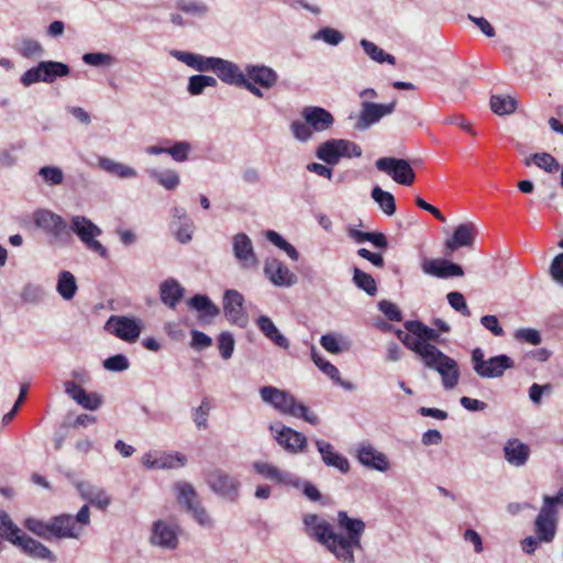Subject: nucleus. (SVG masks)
Returning <instances> with one entry per match:
<instances>
[{"instance_id":"obj_62","label":"nucleus","mask_w":563,"mask_h":563,"mask_svg":"<svg viewBox=\"0 0 563 563\" xmlns=\"http://www.w3.org/2000/svg\"><path fill=\"white\" fill-rule=\"evenodd\" d=\"M482 325L496 336L505 334L504 329L499 325L498 319L494 314H486L481 318Z\"/></svg>"},{"instance_id":"obj_6","label":"nucleus","mask_w":563,"mask_h":563,"mask_svg":"<svg viewBox=\"0 0 563 563\" xmlns=\"http://www.w3.org/2000/svg\"><path fill=\"white\" fill-rule=\"evenodd\" d=\"M375 166L399 185L410 186L415 183V170L409 162L404 158L382 157L376 161Z\"/></svg>"},{"instance_id":"obj_39","label":"nucleus","mask_w":563,"mask_h":563,"mask_svg":"<svg viewBox=\"0 0 563 563\" xmlns=\"http://www.w3.org/2000/svg\"><path fill=\"white\" fill-rule=\"evenodd\" d=\"M42 81L53 82L57 77H64L69 74L68 65L60 62H41Z\"/></svg>"},{"instance_id":"obj_14","label":"nucleus","mask_w":563,"mask_h":563,"mask_svg":"<svg viewBox=\"0 0 563 563\" xmlns=\"http://www.w3.org/2000/svg\"><path fill=\"white\" fill-rule=\"evenodd\" d=\"M476 227L472 222L459 224L451 239L444 242V250L446 255H451L460 247H472L476 236Z\"/></svg>"},{"instance_id":"obj_49","label":"nucleus","mask_w":563,"mask_h":563,"mask_svg":"<svg viewBox=\"0 0 563 563\" xmlns=\"http://www.w3.org/2000/svg\"><path fill=\"white\" fill-rule=\"evenodd\" d=\"M311 358L316 366L334 382L340 383L339 369L329 361L323 358L314 347L311 349Z\"/></svg>"},{"instance_id":"obj_10","label":"nucleus","mask_w":563,"mask_h":563,"mask_svg":"<svg viewBox=\"0 0 563 563\" xmlns=\"http://www.w3.org/2000/svg\"><path fill=\"white\" fill-rule=\"evenodd\" d=\"M271 430L275 432L277 443L289 453H299L307 446L306 435L290 427L277 423L271 426Z\"/></svg>"},{"instance_id":"obj_29","label":"nucleus","mask_w":563,"mask_h":563,"mask_svg":"<svg viewBox=\"0 0 563 563\" xmlns=\"http://www.w3.org/2000/svg\"><path fill=\"white\" fill-rule=\"evenodd\" d=\"M253 467L257 474L276 484L296 485V481L290 473L284 472L273 464L255 462Z\"/></svg>"},{"instance_id":"obj_32","label":"nucleus","mask_w":563,"mask_h":563,"mask_svg":"<svg viewBox=\"0 0 563 563\" xmlns=\"http://www.w3.org/2000/svg\"><path fill=\"white\" fill-rule=\"evenodd\" d=\"M15 547H18L25 554L35 559L49 561L54 560V554L47 547L25 533L23 537H21L20 542L16 543Z\"/></svg>"},{"instance_id":"obj_55","label":"nucleus","mask_w":563,"mask_h":563,"mask_svg":"<svg viewBox=\"0 0 563 563\" xmlns=\"http://www.w3.org/2000/svg\"><path fill=\"white\" fill-rule=\"evenodd\" d=\"M40 176L51 186L60 185L64 180L63 170L54 166H44L38 172Z\"/></svg>"},{"instance_id":"obj_23","label":"nucleus","mask_w":563,"mask_h":563,"mask_svg":"<svg viewBox=\"0 0 563 563\" xmlns=\"http://www.w3.org/2000/svg\"><path fill=\"white\" fill-rule=\"evenodd\" d=\"M404 327L407 331L417 336L418 344L420 350H423V346H428V349L437 347L432 342H437L440 338V333L426 325L423 322L419 320H409L404 323Z\"/></svg>"},{"instance_id":"obj_46","label":"nucleus","mask_w":563,"mask_h":563,"mask_svg":"<svg viewBox=\"0 0 563 563\" xmlns=\"http://www.w3.org/2000/svg\"><path fill=\"white\" fill-rule=\"evenodd\" d=\"M260 395L264 402L272 405L276 410L287 398L288 391L278 389L274 386H264L260 389Z\"/></svg>"},{"instance_id":"obj_2","label":"nucleus","mask_w":563,"mask_h":563,"mask_svg":"<svg viewBox=\"0 0 563 563\" xmlns=\"http://www.w3.org/2000/svg\"><path fill=\"white\" fill-rule=\"evenodd\" d=\"M424 366L435 369L445 389H453L459 384L460 369L455 360L441 352L438 347L424 350L420 357Z\"/></svg>"},{"instance_id":"obj_21","label":"nucleus","mask_w":563,"mask_h":563,"mask_svg":"<svg viewBox=\"0 0 563 563\" xmlns=\"http://www.w3.org/2000/svg\"><path fill=\"white\" fill-rule=\"evenodd\" d=\"M187 463V457L179 452H163L159 455L147 453L143 456V464L147 468H178Z\"/></svg>"},{"instance_id":"obj_9","label":"nucleus","mask_w":563,"mask_h":563,"mask_svg":"<svg viewBox=\"0 0 563 563\" xmlns=\"http://www.w3.org/2000/svg\"><path fill=\"white\" fill-rule=\"evenodd\" d=\"M223 311L229 322L241 328L247 324V314L244 310V297L234 289H229L223 296Z\"/></svg>"},{"instance_id":"obj_33","label":"nucleus","mask_w":563,"mask_h":563,"mask_svg":"<svg viewBox=\"0 0 563 563\" xmlns=\"http://www.w3.org/2000/svg\"><path fill=\"white\" fill-rule=\"evenodd\" d=\"M260 331L271 340L275 345L287 350L289 347L288 340L279 332L272 319L267 316H260L256 320Z\"/></svg>"},{"instance_id":"obj_19","label":"nucleus","mask_w":563,"mask_h":563,"mask_svg":"<svg viewBox=\"0 0 563 563\" xmlns=\"http://www.w3.org/2000/svg\"><path fill=\"white\" fill-rule=\"evenodd\" d=\"M52 538L78 539L81 536V527L76 526L71 515H58L51 518Z\"/></svg>"},{"instance_id":"obj_35","label":"nucleus","mask_w":563,"mask_h":563,"mask_svg":"<svg viewBox=\"0 0 563 563\" xmlns=\"http://www.w3.org/2000/svg\"><path fill=\"white\" fill-rule=\"evenodd\" d=\"M23 536L24 532L13 522L9 514L0 510V537L15 545Z\"/></svg>"},{"instance_id":"obj_17","label":"nucleus","mask_w":563,"mask_h":563,"mask_svg":"<svg viewBox=\"0 0 563 563\" xmlns=\"http://www.w3.org/2000/svg\"><path fill=\"white\" fill-rule=\"evenodd\" d=\"M34 223L56 239L67 234V223L65 220L49 210H37L34 213Z\"/></svg>"},{"instance_id":"obj_11","label":"nucleus","mask_w":563,"mask_h":563,"mask_svg":"<svg viewBox=\"0 0 563 563\" xmlns=\"http://www.w3.org/2000/svg\"><path fill=\"white\" fill-rule=\"evenodd\" d=\"M558 510L542 506L534 520V532L540 542H551L558 529Z\"/></svg>"},{"instance_id":"obj_20","label":"nucleus","mask_w":563,"mask_h":563,"mask_svg":"<svg viewBox=\"0 0 563 563\" xmlns=\"http://www.w3.org/2000/svg\"><path fill=\"white\" fill-rule=\"evenodd\" d=\"M65 393L82 408L96 410L102 404V398L97 393H87L80 385L67 380L64 383Z\"/></svg>"},{"instance_id":"obj_30","label":"nucleus","mask_w":563,"mask_h":563,"mask_svg":"<svg viewBox=\"0 0 563 563\" xmlns=\"http://www.w3.org/2000/svg\"><path fill=\"white\" fill-rule=\"evenodd\" d=\"M151 541L153 544L166 549H175L178 544L175 529L162 520L154 523Z\"/></svg>"},{"instance_id":"obj_16","label":"nucleus","mask_w":563,"mask_h":563,"mask_svg":"<svg viewBox=\"0 0 563 563\" xmlns=\"http://www.w3.org/2000/svg\"><path fill=\"white\" fill-rule=\"evenodd\" d=\"M264 273L275 286L289 287L297 282V276L278 258H267Z\"/></svg>"},{"instance_id":"obj_47","label":"nucleus","mask_w":563,"mask_h":563,"mask_svg":"<svg viewBox=\"0 0 563 563\" xmlns=\"http://www.w3.org/2000/svg\"><path fill=\"white\" fill-rule=\"evenodd\" d=\"M24 527L40 538L45 540L52 539L51 519L48 521H43L41 519L30 517L25 519Z\"/></svg>"},{"instance_id":"obj_38","label":"nucleus","mask_w":563,"mask_h":563,"mask_svg":"<svg viewBox=\"0 0 563 563\" xmlns=\"http://www.w3.org/2000/svg\"><path fill=\"white\" fill-rule=\"evenodd\" d=\"M179 59L199 71H210L214 67L216 57H205L194 53H180Z\"/></svg>"},{"instance_id":"obj_12","label":"nucleus","mask_w":563,"mask_h":563,"mask_svg":"<svg viewBox=\"0 0 563 563\" xmlns=\"http://www.w3.org/2000/svg\"><path fill=\"white\" fill-rule=\"evenodd\" d=\"M232 249L234 257L241 268L252 269L257 267L258 260L254 252L251 239L245 233H238L233 236Z\"/></svg>"},{"instance_id":"obj_42","label":"nucleus","mask_w":563,"mask_h":563,"mask_svg":"<svg viewBox=\"0 0 563 563\" xmlns=\"http://www.w3.org/2000/svg\"><path fill=\"white\" fill-rule=\"evenodd\" d=\"M372 198L385 214L393 216L396 212V201L389 191H385L379 186H375L372 190Z\"/></svg>"},{"instance_id":"obj_57","label":"nucleus","mask_w":563,"mask_h":563,"mask_svg":"<svg viewBox=\"0 0 563 563\" xmlns=\"http://www.w3.org/2000/svg\"><path fill=\"white\" fill-rule=\"evenodd\" d=\"M338 146L340 152V157H360L362 155V148L356 143L349 140H338Z\"/></svg>"},{"instance_id":"obj_15","label":"nucleus","mask_w":563,"mask_h":563,"mask_svg":"<svg viewBox=\"0 0 563 563\" xmlns=\"http://www.w3.org/2000/svg\"><path fill=\"white\" fill-rule=\"evenodd\" d=\"M107 329L126 342H135L141 334V325L135 320L129 317H114L112 316L107 322Z\"/></svg>"},{"instance_id":"obj_40","label":"nucleus","mask_w":563,"mask_h":563,"mask_svg":"<svg viewBox=\"0 0 563 563\" xmlns=\"http://www.w3.org/2000/svg\"><path fill=\"white\" fill-rule=\"evenodd\" d=\"M517 106V100L510 96L494 95L490 97V108L498 115L514 113Z\"/></svg>"},{"instance_id":"obj_22","label":"nucleus","mask_w":563,"mask_h":563,"mask_svg":"<svg viewBox=\"0 0 563 563\" xmlns=\"http://www.w3.org/2000/svg\"><path fill=\"white\" fill-rule=\"evenodd\" d=\"M301 115L314 132L329 130L334 123L333 115L321 107H306Z\"/></svg>"},{"instance_id":"obj_59","label":"nucleus","mask_w":563,"mask_h":563,"mask_svg":"<svg viewBox=\"0 0 563 563\" xmlns=\"http://www.w3.org/2000/svg\"><path fill=\"white\" fill-rule=\"evenodd\" d=\"M129 361L123 354H117L108 357L103 362V366L106 369L111 372H122L129 368Z\"/></svg>"},{"instance_id":"obj_27","label":"nucleus","mask_w":563,"mask_h":563,"mask_svg":"<svg viewBox=\"0 0 563 563\" xmlns=\"http://www.w3.org/2000/svg\"><path fill=\"white\" fill-rule=\"evenodd\" d=\"M278 411L283 415L301 418L310 424H319V418L312 413L307 406L297 401V399L288 393L287 398L282 402Z\"/></svg>"},{"instance_id":"obj_51","label":"nucleus","mask_w":563,"mask_h":563,"mask_svg":"<svg viewBox=\"0 0 563 563\" xmlns=\"http://www.w3.org/2000/svg\"><path fill=\"white\" fill-rule=\"evenodd\" d=\"M532 162L540 168L548 173H556L560 169V164L549 153H537L531 156Z\"/></svg>"},{"instance_id":"obj_26","label":"nucleus","mask_w":563,"mask_h":563,"mask_svg":"<svg viewBox=\"0 0 563 563\" xmlns=\"http://www.w3.org/2000/svg\"><path fill=\"white\" fill-rule=\"evenodd\" d=\"M316 446L327 466H332L342 473H347L350 471V463L347 459L335 452L331 443L324 440H317Z\"/></svg>"},{"instance_id":"obj_4","label":"nucleus","mask_w":563,"mask_h":563,"mask_svg":"<svg viewBox=\"0 0 563 563\" xmlns=\"http://www.w3.org/2000/svg\"><path fill=\"white\" fill-rule=\"evenodd\" d=\"M70 230L88 250L98 253L103 258L108 257V250L96 240V236H99L102 231L91 220L82 216H75L71 218Z\"/></svg>"},{"instance_id":"obj_5","label":"nucleus","mask_w":563,"mask_h":563,"mask_svg":"<svg viewBox=\"0 0 563 563\" xmlns=\"http://www.w3.org/2000/svg\"><path fill=\"white\" fill-rule=\"evenodd\" d=\"M212 71H214L222 81L229 85L244 87L254 96L258 98L263 97V92L261 91V89L246 79L244 73L240 69L238 65L229 60L216 57L214 67L212 68Z\"/></svg>"},{"instance_id":"obj_52","label":"nucleus","mask_w":563,"mask_h":563,"mask_svg":"<svg viewBox=\"0 0 563 563\" xmlns=\"http://www.w3.org/2000/svg\"><path fill=\"white\" fill-rule=\"evenodd\" d=\"M395 334L397 338L401 341V343L409 349L410 351L415 352L419 358L423 355L424 350H428V346H423V350H420V346L417 341V336L410 333L409 331L405 332L400 329L395 331Z\"/></svg>"},{"instance_id":"obj_28","label":"nucleus","mask_w":563,"mask_h":563,"mask_svg":"<svg viewBox=\"0 0 563 563\" xmlns=\"http://www.w3.org/2000/svg\"><path fill=\"white\" fill-rule=\"evenodd\" d=\"M173 227L174 233L180 243H187L192 238L194 223L183 208L175 207L173 209Z\"/></svg>"},{"instance_id":"obj_54","label":"nucleus","mask_w":563,"mask_h":563,"mask_svg":"<svg viewBox=\"0 0 563 563\" xmlns=\"http://www.w3.org/2000/svg\"><path fill=\"white\" fill-rule=\"evenodd\" d=\"M211 405L208 398H203L200 406L194 410L192 420L198 428L206 429L208 427V416Z\"/></svg>"},{"instance_id":"obj_25","label":"nucleus","mask_w":563,"mask_h":563,"mask_svg":"<svg viewBox=\"0 0 563 563\" xmlns=\"http://www.w3.org/2000/svg\"><path fill=\"white\" fill-rule=\"evenodd\" d=\"M357 459L366 467L385 472L389 468V462L386 455L371 444H362L357 450Z\"/></svg>"},{"instance_id":"obj_56","label":"nucleus","mask_w":563,"mask_h":563,"mask_svg":"<svg viewBox=\"0 0 563 563\" xmlns=\"http://www.w3.org/2000/svg\"><path fill=\"white\" fill-rule=\"evenodd\" d=\"M190 150L191 145L188 142L181 141L168 146L167 154H169L174 161L181 163L188 159Z\"/></svg>"},{"instance_id":"obj_45","label":"nucleus","mask_w":563,"mask_h":563,"mask_svg":"<svg viewBox=\"0 0 563 563\" xmlns=\"http://www.w3.org/2000/svg\"><path fill=\"white\" fill-rule=\"evenodd\" d=\"M353 283L369 296H375L377 292V284L373 276L357 267L353 269Z\"/></svg>"},{"instance_id":"obj_53","label":"nucleus","mask_w":563,"mask_h":563,"mask_svg":"<svg viewBox=\"0 0 563 563\" xmlns=\"http://www.w3.org/2000/svg\"><path fill=\"white\" fill-rule=\"evenodd\" d=\"M450 306L464 317H471L472 312L466 303V300L460 291H451L446 296Z\"/></svg>"},{"instance_id":"obj_18","label":"nucleus","mask_w":563,"mask_h":563,"mask_svg":"<svg viewBox=\"0 0 563 563\" xmlns=\"http://www.w3.org/2000/svg\"><path fill=\"white\" fill-rule=\"evenodd\" d=\"M421 269L424 274L438 278L461 277L464 275L463 268L455 263L446 260H424L421 264Z\"/></svg>"},{"instance_id":"obj_41","label":"nucleus","mask_w":563,"mask_h":563,"mask_svg":"<svg viewBox=\"0 0 563 563\" xmlns=\"http://www.w3.org/2000/svg\"><path fill=\"white\" fill-rule=\"evenodd\" d=\"M57 291L65 300L74 298L77 291V283L75 276L70 272L63 271L59 273Z\"/></svg>"},{"instance_id":"obj_43","label":"nucleus","mask_w":563,"mask_h":563,"mask_svg":"<svg viewBox=\"0 0 563 563\" xmlns=\"http://www.w3.org/2000/svg\"><path fill=\"white\" fill-rule=\"evenodd\" d=\"M99 166L103 170H106L112 175H117L120 178H130V177L136 176V172L132 167L123 165L118 162H114L111 158H107V157L99 158Z\"/></svg>"},{"instance_id":"obj_63","label":"nucleus","mask_w":563,"mask_h":563,"mask_svg":"<svg viewBox=\"0 0 563 563\" xmlns=\"http://www.w3.org/2000/svg\"><path fill=\"white\" fill-rule=\"evenodd\" d=\"M82 60L91 66L109 65L112 62V56L106 53H86Z\"/></svg>"},{"instance_id":"obj_34","label":"nucleus","mask_w":563,"mask_h":563,"mask_svg":"<svg viewBox=\"0 0 563 563\" xmlns=\"http://www.w3.org/2000/svg\"><path fill=\"white\" fill-rule=\"evenodd\" d=\"M184 288L175 279H167L159 286L161 300L170 308H175L184 296Z\"/></svg>"},{"instance_id":"obj_60","label":"nucleus","mask_w":563,"mask_h":563,"mask_svg":"<svg viewBox=\"0 0 563 563\" xmlns=\"http://www.w3.org/2000/svg\"><path fill=\"white\" fill-rule=\"evenodd\" d=\"M378 308L389 321H401V311L394 302L388 300H380L378 302Z\"/></svg>"},{"instance_id":"obj_50","label":"nucleus","mask_w":563,"mask_h":563,"mask_svg":"<svg viewBox=\"0 0 563 563\" xmlns=\"http://www.w3.org/2000/svg\"><path fill=\"white\" fill-rule=\"evenodd\" d=\"M151 176L167 190L175 189L180 183L179 176L175 170H166L163 173L152 170Z\"/></svg>"},{"instance_id":"obj_31","label":"nucleus","mask_w":563,"mask_h":563,"mask_svg":"<svg viewBox=\"0 0 563 563\" xmlns=\"http://www.w3.org/2000/svg\"><path fill=\"white\" fill-rule=\"evenodd\" d=\"M504 452L508 463L515 466H522L528 461L530 449L518 439H510L507 441Z\"/></svg>"},{"instance_id":"obj_8","label":"nucleus","mask_w":563,"mask_h":563,"mask_svg":"<svg viewBox=\"0 0 563 563\" xmlns=\"http://www.w3.org/2000/svg\"><path fill=\"white\" fill-rule=\"evenodd\" d=\"M397 106V100L394 99L389 103H375L363 101L361 104V112L358 114L355 128L357 130H366L373 124L377 123L383 117L391 114Z\"/></svg>"},{"instance_id":"obj_36","label":"nucleus","mask_w":563,"mask_h":563,"mask_svg":"<svg viewBox=\"0 0 563 563\" xmlns=\"http://www.w3.org/2000/svg\"><path fill=\"white\" fill-rule=\"evenodd\" d=\"M316 155L328 165H336L341 159L338 139H332L320 144Z\"/></svg>"},{"instance_id":"obj_13","label":"nucleus","mask_w":563,"mask_h":563,"mask_svg":"<svg viewBox=\"0 0 563 563\" xmlns=\"http://www.w3.org/2000/svg\"><path fill=\"white\" fill-rule=\"evenodd\" d=\"M207 482L214 493L230 500L236 499L239 482L222 470H214L210 472Z\"/></svg>"},{"instance_id":"obj_58","label":"nucleus","mask_w":563,"mask_h":563,"mask_svg":"<svg viewBox=\"0 0 563 563\" xmlns=\"http://www.w3.org/2000/svg\"><path fill=\"white\" fill-rule=\"evenodd\" d=\"M218 345L221 356L228 360L234 351V339L229 332H222L218 338Z\"/></svg>"},{"instance_id":"obj_64","label":"nucleus","mask_w":563,"mask_h":563,"mask_svg":"<svg viewBox=\"0 0 563 563\" xmlns=\"http://www.w3.org/2000/svg\"><path fill=\"white\" fill-rule=\"evenodd\" d=\"M550 275L554 282L563 286V253L558 254L550 266Z\"/></svg>"},{"instance_id":"obj_61","label":"nucleus","mask_w":563,"mask_h":563,"mask_svg":"<svg viewBox=\"0 0 563 563\" xmlns=\"http://www.w3.org/2000/svg\"><path fill=\"white\" fill-rule=\"evenodd\" d=\"M290 128L294 136L301 142H306L312 136L313 131L307 122L294 121Z\"/></svg>"},{"instance_id":"obj_48","label":"nucleus","mask_w":563,"mask_h":563,"mask_svg":"<svg viewBox=\"0 0 563 563\" xmlns=\"http://www.w3.org/2000/svg\"><path fill=\"white\" fill-rule=\"evenodd\" d=\"M217 79L207 75H194L189 78L188 91L192 96L200 95L206 87H214Z\"/></svg>"},{"instance_id":"obj_3","label":"nucleus","mask_w":563,"mask_h":563,"mask_svg":"<svg viewBox=\"0 0 563 563\" xmlns=\"http://www.w3.org/2000/svg\"><path fill=\"white\" fill-rule=\"evenodd\" d=\"M484 352L481 347L472 351V364L475 373L483 378H496L504 375L506 369L515 366L514 361L505 355L493 356L488 360L484 358Z\"/></svg>"},{"instance_id":"obj_24","label":"nucleus","mask_w":563,"mask_h":563,"mask_svg":"<svg viewBox=\"0 0 563 563\" xmlns=\"http://www.w3.org/2000/svg\"><path fill=\"white\" fill-rule=\"evenodd\" d=\"M244 75L254 86L258 85L265 89L273 88L278 79L276 71L264 65H247Z\"/></svg>"},{"instance_id":"obj_44","label":"nucleus","mask_w":563,"mask_h":563,"mask_svg":"<svg viewBox=\"0 0 563 563\" xmlns=\"http://www.w3.org/2000/svg\"><path fill=\"white\" fill-rule=\"evenodd\" d=\"M361 46L363 47L364 52L375 62L383 64L388 63L390 65H395L396 58L385 53L380 47H378L375 43L368 41V40H361L360 42Z\"/></svg>"},{"instance_id":"obj_7","label":"nucleus","mask_w":563,"mask_h":563,"mask_svg":"<svg viewBox=\"0 0 563 563\" xmlns=\"http://www.w3.org/2000/svg\"><path fill=\"white\" fill-rule=\"evenodd\" d=\"M178 493L177 501L186 507L200 526H211L212 520L207 510L200 505L194 486L189 483L179 482L175 485Z\"/></svg>"},{"instance_id":"obj_37","label":"nucleus","mask_w":563,"mask_h":563,"mask_svg":"<svg viewBox=\"0 0 563 563\" xmlns=\"http://www.w3.org/2000/svg\"><path fill=\"white\" fill-rule=\"evenodd\" d=\"M190 308L199 311L201 318H214L219 314L220 309L205 295H195L188 301Z\"/></svg>"},{"instance_id":"obj_1","label":"nucleus","mask_w":563,"mask_h":563,"mask_svg":"<svg viewBox=\"0 0 563 563\" xmlns=\"http://www.w3.org/2000/svg\"><path fill=\"white\" fill-rule=\"evenodd\" d=\"M306 533L323 545L339 561L353 563L354 551L361 550V539L366 525L362 519L352 518L346 511L340 510L336 518V527L345 534L334 531L333 526L316 514L303 517Z\"/></svg>"}]
</instances>
